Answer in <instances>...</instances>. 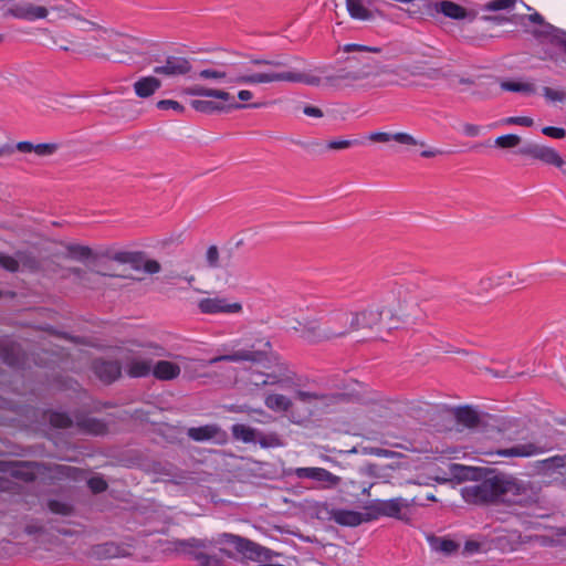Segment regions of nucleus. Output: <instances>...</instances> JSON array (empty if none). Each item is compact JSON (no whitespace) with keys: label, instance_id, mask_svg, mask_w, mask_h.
Masks as SVG:
<instances>
[{"label":"nucleus","instance_id":"nucleus-30","mask_svg":"<svg viewBox=\"0 0 566 566\" xmlns=\"http://www.w3.org/2000/svg\"><path fill=\"white\" fill-rule=\"evenodd\" d=\"M500 87L506 92L521 93L524 95H532L536 88L532 82L522 78H506L500 82Z\"/></svg>","mask_w":566,"mask_h":566},{"label":"nucleus","instance_id":"nucleus-50","mask_svg":"<svg viewBox=\"0 0 566 566\" xmlns=\"http://www.w3.org/2000/svg\"><path fill=\"white\" fill-rule=\"evenodd\" d=\"M542 133L548 137L560 139L566 136V132L560 127L545 126L542 128Z\"/></svg>","mask_w":566,"mask_h":566},{"label":"nucleus","instance_id":"nucleus-19","mask_svg":"<svg viewBox=\"0 0 566 566\" xmlns=\"http://www.w3.org/2000/svg\"><path fill=\"white\" fill-rule=\"evenodd\" d=\"M522 154L527 155L534 159H538L545 164L553 165L555 167H562L564 159L552 147L543 145H531L522 150Z\"/></svg>","mask_w":566,"mask_h":566},{"label":"nucleus","instance_id":"nucleus-40","mask_svg":"<svg viewBox=\"0 0 566 566\" xmlns=\"http://www.w3.org/2000/svg\"><path fill=\"white\" fill-rule=\"evenodd\" d=\"M394 142L399 143L401 145L407 146H419L424 147L426 143L423 140H418L412 135L408 133H395L394 134Z\"/></svg>","mask_w":566,"mask_h":566},{"label":"nucleus","instance_id":"nucleus-22","mask_svg":"<svg viewBox=\"0 0 566 566\" xmlns=\"http://www.w3.org/2000/svg\"><path fill=\"white\" fill-rule=\"evenodd\" d=\"M293 329L301 333V336L311 343L328 338V336H324V326L321 327L317 321L312 318H306L303 323H298V326H294Z\"/></svg>","mask_w":566,"mask_h":566},{"label":"nucleus","instance_id":"nucleus-9","mask_svg":"<svg viewBox=\"0 0 566 566\" xmlns=\"http://www.w3.org/2000/svg\"><path fill=\"white\" fill-rule=\"evenodd\" d=\"M497 478V503L526 505L533 500L532 490L522 481L507 475Z\"/></svg>","mask_w":566,"mask_h":566},{"label":"nucleus","instance_id":"nucleus-42","mask_svg":"<svg viewBox=\"0 0 566 566\" xmlns=\"http://www.w3.org/2000/svg\"><path fill=\"white\" fill-rule=\"evenodd\" d=\"M521 143V138L517 135L509 134L499 136L495 139V145L501 148H513L516 147Z\"/></svg>","mask_w":566,"mask_h":566},{"label":"nucleus","instance_id":"nucleus-61","mask_svg":"<svg viewBox=\"0 0 566 566\" xmlns=\"http://www.w3.org/2000/svg\"><path fill=\"white\" fill-rule=\"evenodd\" d=\"M304 114L311 117H321L323 115L322 111L317 107L307 106L304 108Z\"/></svg>","mask_w":566,"mask_h":566},{"label":"nucleus","instance_id":"nucleus-15","mask_svg":"<svg viewBox=\"0 0 566 566\" xmlns=\"http://www.w3.org/2000/svg\"><path fill=\"white\" fill-rule=\"evenodd\" d=\"M287 475H294L298 479H308L318 483L321 488H334L336 486L340 478L327 471L324 468L308 467V468H295L287 471Z\"/></svg>","mask_w":566,"mask_h":566},{"label":"nucleus","instance_id":"nucleus-6","mask_svg":"<svg viewBox=\"0 0 566 566\" xmlns=\"http://www.w3.org/2000/svg\"><path fill=\"white\" fill-rule=\"evenodd\" d=\"M220 549L229 556L253 562H268L271 559V552L247 538L224 533L219 536Z\"/></svg>","mask_w":566,"mask_h":566},{"label":"nucleus","instance_id":"nucleus-57","mask_svg":"<svg viewBox=\"0 0 566 566\" xmlns=\"http://www.w3.org/2000/svg\"><path fill=\"white\" fill-rule=\"evenodd\" d=\"M70 252L76 258H87L91 253L88 248L82 245L71 247Z\"/></svg>","mask_w":566,"mask_h":566},{"label":"nucleus","instance_id":"nucleus-10","mask_svg":"<svg viewBox=\"0 0 566 566\" xmlns=\"http://www.w3.org/2000/svg\"><path fill=\"white\" fill-rule=\"evenodd\" d=\"M185 93L190 96L212 97L228 103V109H240L245 107L258 108L261 104L250 103L254 98L251 90L242 88L238 92L237 97L242 103H237L230 93L223 90L208 88L201 85L188 87Z\"/></svg>","mask_w":566,"mask_h":566},{"label":"nucleus","instance_id":"nucleus-49","mask_svg":"<svg viewBox=\"0 0 566 566\" xmlns=\"http://www.w3.org/2000/svg\"><path fill=\"white\" fill-rule=\"evenodd\" d=\"M514 2V0H492L488 3L486 8L491 11H500L512 8Z\"/></svg>","mask_w":566,"mask_h":566},{"label":"nucleus","instance_id":"nucleus-25","mask_svg":"<svg viewBox=\"0 0 566 566\" xmlns=\"http://www.w3.org/2000/svg\"><path fill=\"white\" fill-rule=\"evenodd\" d=\"M181 366L178 363L160 360L153 366V375L160 380H172L180 375Z\"/></svg>","mask_w":566,"mask_h":566},{"label":"nucleus","instance_id":"nucleus-52","mask_svg":"<svg viewBox=\"0 0 566 566\" xmlns=\"http://www.w3.org/2000/svg\"><path fill=\"white\" fill-rule=\"evenodd\" d=\"M88 486L93 492L98 493L106 489V482L99 476H94L88 480Z\"/></svg>","mask_w":566,"mask_h":566},{"label":"nucleus","instance_id":"nucleus-32","mask_svg":"<svg viewBox=\"0 0 566 566\" xmlns=\"http://www.w3.org/2000/svg\"><path fill=\"white\" fill-rule=\"evenodd\" d=\"M95 373L103 381L111 382L120 375V367L113 361H101L95 365Z\"/></svg>","mask_w":566,"mask_h":566},{"label":"nucleus","instance_id":"nucleus-63","mask_svg":"<svg viewBox=\"0 0 566 566\" xmlns=\"http://www.w3.org/2000/svg\"><path fill=\"white\" fill-rule=\"evenodd\" d=\"M105 553L108 554L111 557H117L119 556V553L117 552V548L113 544H106L104 546Z\"/></svg>","mask_w":566,"mask_h":566},{"label":"nucleus","instance_id":"nucleus-41","mask_svg":"<svg viewBox=\"0 0 566 566\" xmlns=\"http://www.w3.org/2000/svg\"><path fill=\"white\" fill-rule=\"evenodd\" d=\"M256 442H259L260 446L263 448H277L282 446L279 436L275 433H269L263 436L259 432Z\"/></svg>","mask_w":566,"mask_h":566},{"label":"nucleus","instance_id":"nucleus-54","mask_svg":"<svg viewBox=\"0 0 566 566\" xmlns=\"http://www.w3.org/2000/svg\"><path fill=\"white\" fill-rule=\"evenodd\" d=\"M206 258H207L209 265L217 266L218 259H219V251H218L217 247H214V245L209 247L207 250V253H206Z\"/></svg>","mask_w":566,"mask_h":566},{"label":"nucleus","instance_id":"nucleus-5","mask_svg":"<svg viewBox=\"0 0 566 566\" xmlns=\"http://www.w3.org/2000/svg\"><path fill=\"white\" fill-rule=\"evenodd\" d=\"M263 369H253L250 374V381L256 387L279 386L287 387L293 384V373L287 364L275 354L266 357Z\"/></svg>","mask_w":566,"mask_h":566},{"label":"nucleus","instance_id":"nucleus-17","mask_svg":"<svg viewBox=\"0 0 566 566\" xmlns=\"http://www.w3.org/2000/svg\"><path fill=\"white\" fill-rule=\"evenodd\" d=\"M271 348V344L269 340L263 342V348L254 349V345L250 349H238L232 354L222 355L214 357L209 360V364H216L221 360L228 361H261L262 356L268 354V349Z\"/></svg>","mask_w":566,"mask_h":566},{"label":"nucleus","instance_id":"nucleus-59","mask_svg":"<svg viewBox=\"0 0 566 566\" xmlns=\"http://www.w3.org/2000/svg\"><path fill=\"white\" fill-rule=\"evenodd\" d=\"M15 149L21 153H34V144L29 142H20L15 145Z\"/></svg>","mask_w":566,"mask_h":566},{"label":"nucleus","instance_id":"nucleus-36","mask_svg":"<svg viewBox=\"0 0 566 566\" xmlns=\"http://www.w3.org/2000/svg\"><path fill=\"white\" fill-rule=\"evenodd\" d=\"M438 10L443 13L446 17L448 18H451V19H455V20H462V19H465L467 17V10L452 2V1H441L439 4H438Z\"/></svg>","mask_w":566,"mask_h":566},{"label":"nucleus","instance_id":"nucleus-24","mask_svg":"<svg viewBox=\"0 0 566 566\" xmlns=\"http://www.w3.org/2000/svg\"><path fill=\"white\" fill-rule=\"evenodd\" d=\"M190 70V65L187 60L180 57L168 59L165 64L156 66L154 72L157 74H164L168 76L186 74Z\"/></svg>","mask_w":566,"mask_h":566},{"label":"nucleus","instance_id":"nucleus-47","mask_svg":"<svg viewBox=\"0 0 566 566\" xmlns=\"http://www.w3.org/2000/svg\"><path fill=\"white\" fill-rule=\"evenodd\" d=\"M343 52H353V51H359V52H374V53H379L380 52V49L379 48H375V46H366V45H360V44H356V43H348V44H345L343 48H342Z\"/></svg>","mask_w":566,"mask_h":566},{"label":"nucleus","instance_id":"nucleus-33","mask_svg":"<svg viewBox=\"0 0 566 566\" xmlns=\"http://www.w3.org/2000/svg\"><path fill=\"white\" fill-rule=\"evenodd\" d=\"M223 101H212V99H193L191 101V107L200 113L212 114L228 111V105L224 104Z\"/></svg>","mask_w":566,"mask_h":566},{"label":"nucleus","instance_id":"nucleus-62","mask_svg":"<svg viewBox=\"0 0 566 566\" xmlns=\"http://www.w3.org/2000/svg\"><path fill=\"white\" fill-rule=\"evenodd\" d=\"M422 148H423V150L421 151V156L426 157V158L436 157L441 154V151L439 149L426 148V146Z\"/></svg>","mask_w":566,"mask_h":566},{"label":"nucleus","instance_id":"nucleus-53","mask_svg":"<svg viewBox=\"0 0 566 566\" xmlns=\"http://www.w3.org/2000/svg\"><path fill=\"white\" fill-rule=\"evenodd\" d=\"M161 266L156 260H146L143 263V270L149 274H155L160 271Z\"/></svg>","mask_w":566,"mask_h":566},{"label":"nucleus","instance_id":"nucleus-64","mask_svg":"<svg viewBox=\"0 0 566 566\" xmlns=\"http://www.w3.org/2000/svg\"><path fill=\"white\" fill-rule=\"evenodd\" d=\"M52 421H53L54 424H57V426H61V427L67 426V423H69V419L65 418L64 416H56V417H54L52 419Z\"/></svg>","mask_w":566,"mask_h":566},{"label":"nucleus","instance_id":"nucleus-26","mask_svg":"<svg viewBox=\"0 0 566 566\" xmlns=\"http://www.w3.org/2000/svg\"><path fill=\"white\" fill-rule=\"evenodd\" d=\"M160 86L161 82L154 76L140 77L133 85L135 94L140 98L153 96Z\"/></svg>","mask_w":566,"mask_h":566},{"label":"nucleus","instance_id":"nucleus-45","mask_svg":"<svg viewBox=\"0 0 566 566\" xmlns=\"http://www.w3.org/2000/svg\"><path fill=\"white\" fill-rule=\"evenodd\" d=\"M156 106L161 111H172L177 114H181L185 111V107L179 102L174 99L158 101Z\"/></svg>","mask_w":566,"mask_h":566},{"label":"nucleus","instance_id":"nucleus-31","mask_svg":"<svg viewBox=\"0 0 566 566\" xmlns=\"http://www.w3.org/2000/svg\"><path fill=\"white\" fill-rule=\"evenodd\" d=\"M373 0H346L349 15L356 20H368L371 17L369 6Z\"/></svg>","mask_w":566,"mask_h":566},{"label":"nucleus","instance_id":"nucleus-28","mask_svg":"<svg viewBox=\"0 0 566 566\" xmlns=\"http://www.w3.org/2000/svg\"><path fill=\"white\" fill-rule=\"evenodd\" d=\"M188 436L197 441L222 440L224 438L223 432L214 424L190 428Z\"/></svg>","mask_w":566,"mask_h":566},{"label":"nucleus","instance_id":"nucleus-7","mask_svg":"<svg viewBox=\"0 0 566 566\" xmlns=\"http://www.w3.org/2000/svg\"><path fill=\"white\" fill-rule=\"evenodd\" d=\"M386 313L389 319L408 323L419 316V304L416 295L407 290L399 289L389 294L385 301Z\"/></svg>","mask_w":566,"mask_h":566},{"label":"nucleus","instance_id":"nucleus-58","mask_svg":"<svg viewBox=\"0 0 566 566\" xmlns=\"http://www.w3.org/2000/svg\"><path fill=\"white\" fill-rule=\"evenodd\" d=\"M463 133L467 136L474 137L481 133V127L478 125H473V124H467L463 126Z\"/></svg>","mask_w":566,"mask_h":566},{"label":"nucleus","instance_id":"nucleus-27","mask_svg":"<svg viewBox=\"0 0 566 566\" xmlns=\"http://www.w3.org/2000/svg\"><path fill=\"white\" fill-rule=\"evenodd\" d=\"M153 366L149 360L134 356L125 363V370L130 377H144L153 374Z\"/></svg>","mask_w":566,"mask_h":566},{"label":"nucleus","instance_id":"nucleus-12","mask_svg":"<svg viewBox=\"0 0 566 566\" xmlns=\"http://www.w3.org/2000/svg\"><path fill=\"white\" fill-rule=\"evenodd\" d=\"M207 544L199 539H184L174 543V551L198 562L200 566H220L219 559L207 553Z\"/></svg>","mask_w":566,"mask_h":566},{"label":"nucleus","instance_id":"nucleus-3","mask_svg":"<svg viewBox=\"0 0 566 566\" xmlns=\"http://www.w3.org/2000/svg\"><path fill=\"white\" fill-rule=\"evenodd\" d=\"M533 533L523 536L517 530L500 531L493 538L494 546L502 553L520 551L533 541L544 547L562 546L566 548V524L557 525L549 517L531 523Z\"/></svg>","mask_w":566,"mask_h":566},{"label":"nucleus","instance_id":"nucleus-29","mask_svg":"<svg viewBox=\"0 0 566 566\" xmlns=\"http://www.w3.org/2000/svg\"><path fill=\"white\" fill-rule=\"evenodd\" d=\"M264 405L268 409L276 413H284L292 408V400L282 394L270 392L264 397Z\"/></svg>","mask_w":566,"mask_h":566},{"label":"nucleus","instance_id":"nucleus-21","mask_svg":"<svg viewBox=\"0 0 566 566\" xmlns=\"http://www.w3.org/2000/svg\"><path fill=\"white\" fill-rule=\"evenodd\" d=\"M548 448L535 442H525L499 452L503 457H534L546 452Z\"/></svg>","mask_w":566,"mask_h":566},{"label":"nucleus","instance_id":"nucleus-23","mask_svg":"<svg viewBox=\"0 0 566 566\" xmlns=\"http://www.w3.org/2000/svg\"><path fill=\"white\" fill-rule=\"evenodd\" d=\"M491 549L490 541L483 535H472L465 539L462 548V555L471 557L479 554H485Z\"/></svg>","mask_w":566,"mask_h":566},{"label":"nucleus","instance_id":"nucleus-14","mask_svg":"<svg viewBox=\"0 0 566 566\" xmlns=\"http://www.w3.org/2000/svg\"><path fill=\"white\" fill-rule=\"evenodd\" d=\"M355 329L353 312L347 310H336L328 314L324 324V336L337 337L343 336Z\"/></svg>","mask_w":566,"mask_h":566},{"label":"nucleus","instance_id":"nucleus-18","mask_svg":"<svg viewBox=\"0 0 566 566\" xmlns=\"http://www.w3.org/2000/svg\"><path fill=\"white\" fill-rule=\"evenodd\" d=\"M530 21L538 23L541 25V29L537 30L535 33L538 36H543L544 39L548 40L549 42L562 46L563 49H566V32L559 29H556L555 27L544 23L543 18L538 13L531 14L528 17Z\"/></svg>","mask_w":566,"mask_h":566},{"label":"nucleus","instance_id":"nucleus-55","mask_svg":"<svg viewBox=\"0 0 566 566\" xmlns=\"http://www.w3.org/2000/svg\"><path fill=\"white\" fill-rule=\"evenodd\" d=\"M544 96L549 101H563L565 97V94L560 91L552 90L549 87L544 88Z\"/></svg>","mask_w":566,"mask_h":566},{"label":"nucleus","instance_id":"nucleus-34","mask_svg":"<svg viewBox=\"0 0 566 566\" xmlns=\"http://www.w3.org/2000/svg\"><path fill=\"white\" fill-rule=\"evenodd\" d=\"M0 266L8 271H17L20 269H31L32 263L24 254H19L18 259H15L0 253Z\"/></svg>","mask_w":566,"mask_h":566},{"label":"nucleus","instance_id":"nucleus-46","mask_svg":"<svg viewBox=\"0 0 566 566\" xmlns=\"http://www.w3.org/2000/svg\"><path fill=\"white\" fill-rule=\"evenodd\" d=\"M57 150V145L53 143H43L34 145V154L39 157L53 155Z\"/></svg>","mask_w":566,"mask_h":566},{"label":"nucleus","instance_id":"nucleus-60","mask_svg":"<svg viewBox=\"0 0 566 566\" xmlns=\"http://www.w3.org/2000/svg\"><path fill=\"white\" fill-rule=\"evenodd\" d=\"M296 398L302 401H312L315 400L317 396L307 391L298 390L296 392Z\"/></svg>","mask_w":566,"mask_h":566},{"label":"nucleus","instance_id":"nucleus-4","mask_svg":"<svg viewBox=\"0 0 566 566\" xmlns=\"http://www.w3.org/2000/svg\"><path fill=\"white\" fill-rule=\"evenodd\" d=\"M18 20L34 22L38 20H48L50 23L59 21H74L82 30H92L94 24L81 19L77 7L67 0H56L48 4H41L31 0H19L13 3L6 12Z\"/></svg>","mask_w":566,"mask_h":566},{"label":"nucleus","instance_id":"nucleus-20","mask_svg":"<svg viewBox=\"0 0 566 566\" xmlns=\"http://www.w3.org/2000/svg\"><path fill=\"white\" fill-rule=\"evenodd\" d=\"M427 542L431 552L444 557L455 554L461 547L458 541L448 535H428Z\"/></svg>","mask_w":566,"mask_h":566},{"label":"nucleus","instance_id":"nucleus-39","mask_svg":"<svg viewBox=\"0 0 566 566\" xmlns=\"http://www.w3.org/2000/svg\"><path fill=\"white\" fill-rule=\"evenodd\" d=\"M457 419L460 423L469 428L475 427L479 423L478 412L470 407H463L458 409Z\"/></svg>","mask_w":566,"mask_h":566},{"label":"nucleus","instance_id":"nucleus-48","mask_svg":"<svg viewBox=\"0 0 566 566\" xmlns=\"http://www.w3.org/2000/svg\"><path fill=\"white\" fill-rule=\"evenodd\" d=\"M367 138L375 143H389L394 142V134L387 132H371Z\"/></svg>","mask_w":566,"mask_h":566},{"label":"nucleus","instance_id":"nucleus-16","mask_svg":"<svg viewBox=\"0 0 566 566\" xmlns=\"http://www.w3.org/2000/svg\"><path fill=\"white\" fill-rule=\"evenodd\" d=\"M385 315L389 318V315L386 313V303L384 305L370 304L363 311L353 313L355 329L371 327L381 322Z\"/></svg>","mask_w":566,"mask_h":566},{"label":"nucleus","instance_id":"nucleus-43","mask_svg":"<svg viewBox=\"0 0 566 566\" xmlns=\"http://www.w3.org/2000/svg\"><path fill=\"white\" fill-rule=\"evenodd\" d=\"M358 140H352V139H332L326 143V148L329 150H343L347 149L352 146L358 145Z\"/></svg>","mask_w":566,"mask_h":566},{"label":"nucleus","instance_id":"nucleus-56","mask_svg":"<svg viewBox=\"0 0 566 566\" xmlns=\"http://www.w3.org/2000/svg\"><path fill=\"white\" fill-rule=\"evenodd\" d=\"M450 469L454 476H460V478H467L468 472L471 471V468H468V467H464L461 464H452L450 467Z\"/></svg>","mask_w":566,"mask_h":566},{"label":"nucleus","instance_id":"nucleus-13","mask_svg":"<svg viewBox=\"0 0 566 566\" xmlns=\"http://www.w3.org/2000/svg\"><path fill=\"white\" fill-rule=\"evenodd\" d=\"M198 308L202 314L218 315H238L243 312V305L241 302L230 300L228 297L214 295L203 297L198 301Z\"/></svg>","mask_w":566,"mask_h":566},{"label":"nucleus","instance_id":"nucleus-35","mask_svg":"<svg viewBox=\"0 0 566 566\" xmlns=\"http://www.w3.org/2000/svg\"><path fill=\"white\" fill-rule=\"evenodd\" d=\"M374 507L380 515L398 517L401 512L402 504L400 499H391L387 501H379Z\"/></svg>","mask_w":566,"mask_h":566},{"label":"nucleus","instance_id":"nucleus-51","mask_svg":"<svg viewBox=\"0 0 566 566\" xmlns=\"http://www.w3.org/2000/svg\"><path fill=\"white\" fill-rule=\"evenodd\" d=\"M49 505H50V510L57 514L65 515V514H69V512L71 511L70 505L64 502L51 501Z\"/></svg>","mask_w":566,"mask_h":566},{"label":"nucleus","instance_id":"nucleus-37","mask_svg":"<svg viewBox=\"0 0 566 566\" xmlns=\"http://www.w3.org/2000/svg\"><path fill=\"white\" fill-rule=\"evenodd\" d=\"M232 434L242 442L251 443L256 442L259 431L247 424L238 423L232 427Z\"/></svg>","mask_w":566,"mask_h":566},{"label":"nucleus","instance_id":"nucleus-8","mask_svg":"<svg viewBox=\"0 0 566 566\" xmlns=\"http://www.w3.org/2000/svg\"><path fill=\"white\" fill-rule=\"evenodd\" d=\"M101 38L108 43L112 50L108 54L109 57L118 62H125L127 59L143 53L144 42L138 38L108 30H102Z\"/></svg>","mask_w":566,"mask_h":566},{"label":"nucleus","instance_id":"nucleus-11","mask_svg":"<svg viewBox=\"0 0 566 566\" xmlns=\"http://www.w3.org/2000/svg\"><path fill=\"white\" fill-rule=\"evenodd\" d=\"M496 475L481 483L468 485L462 489V496L469 503H497Z\"/></svg>","mask_w":566,"mask_h":566},{"label":"nucleus","instance_id":"nucleus-1","mask_svg":"<svg viewBox=\"0 0 566 566\" xmlns=\"http://www.w3.org/2000/svg\"><path fill=\"white\" fill-rule=\"evenodd\" d=\"M405 70L401 66H380L374 62L350 61L345 67L331 73L327 66H315L298 71L287 64L283 73L271 74L268 81H283L308 86H325L335 90L368 92L371 90L402 85Z\"/></svg>","mask_w":566,"mask_h":566},{"label":"nucleus","instance_id":"nucleus-2","mask_svg":"<svg viewBox=\"0 0 566 566\" xmlns=\"http://www.w3.org/2000/svg\"><path fill=\"white\" fill-rule=\"evenodd\" d=\"M285 60L274 59H253L243 64L240 69L230 70L209 67L199 72V77L209 80L214 83H228L235 86L239 85H269L281 83L282 81H268L269 75L275 73H283Z\"/></svg>","mask_w":566,"mask_h":566},{"label":"nucleus","instance_id":"nucleus-38","mask_svg":"<svg viewBox=\"0 0 566 566\" xmlns=\"http://www.w3.org/2000/svg\"><path fill=\"white\" fill-rule=\"evenodd\" d=\"M335 520L340 525L357 526L367 521L361 513L355 511H339L335 515Z\"/></svg>","mask_w":566,"mask_h":566},{"label":"nucleus","instance_id":"nucleus-44","mask_svg":"<svg viewBox=\"0 0 566 566\" xmlns=\"http://www.w3.org/2000/svg\"><path fill=\"white\" fill-rule=\"evenodd\" d=\"M501 125H518V126L531 127L534 125V119L528 116H512V117L503 118L501 120Z\"/></svg>","mask_w":566,"mask_h":566}]
</instances>
